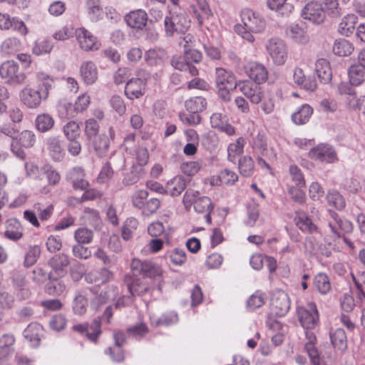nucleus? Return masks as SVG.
Returning <instances> with one entry per match:
<instances>
[{"mask_svg":"<svg viewBox=\"0 0 365 365\" xmlns=\"http://www.w3.org/2000/svg\"><path fill=\"white\" fill-rule=\"evenodd\" d=\"M270 308L272 313L276 317L285 316L290 308L288 295L284 292L274 293L271 298Z\"/></svg>","mask_w":365,"mask_h":365,"instance_id":"10","label":"nucleus"},{"mask_svg":"<svg viewBox=\"0 0 365 365\" xmlns=\"http://www.w3.org/2000/svg\"><path fill=\"white\" fill-rule=\"evenodd\" d=\"M312 113V108L305 103L299 106L297 111L292 113V120L296 125H304L309 120Z\"/></svg>","mask_w":365,"mask_h":365,"instance_id":"30","label":"nucleus"},{"mask_svg":"<svg viewBox=\"0 0 365 365\" xmlns=\"http://www.w3.org/2000/svg\"><path fill=\"white\" fill-rule=\"evenodd\" d=\"M297 316L304 329H313L319 322V312L314 302H309L306 307L297 308Z\"/></svg>","mask_w":365,"mask_h":365,"instance_id":"7","label":"nucleus"},{"mask_svg":"<svg viewBox=\"0 0 365 365\" xmlns=\"http://www.w3.org/2000/svg\"><path fill=\"white\" fill-rule=\"evenodd\" d=\"M41 253L40 246L30 245L25 254L24 266L27 268L33 266L37 262Z\"/></svg>","mask_w":365,"mask_h":365,"instance_id":"47","label":"nucleus"},{"mask_svg":"<svg viewBox=\"0 0 365 365\" xmlns=\"http://www.w3.org/2000/svg\"><path fill=\"white\" fill-rule=\"evenodd\" d=\"M245 144V138H238L234 143H230L227 147V159L232 163H235L237 158L241 155Z\"/></svg>","mask_w":365,"mask_h":365,"instance_id":"33","label":"nucleus"},{"mask_svg":"<svg viewBox=\"0 0 365 365\" xmlns=\"http://www.w3.org/2000/svg\"><path fill=\"white\" fill-rule=\"evenodd\" d=\"M327 202L338 210H342L345 208L346 202L344 197L336 190H330L326 196Z\"/></svg>","mask_w":365,"mask_h":365,"instance_id":"43","label":"nucleus"},{"mask_svg":"<svg viewBox=\"0 0 365 365\" xmlns=\"http://www.w3.org/2000/svg\"><path fill=\"white\" fill-rule=\"evenodd\" d=\"M99 4V0H87L86 1L89 18L93 22H96L102 18V12Z\"/></svg>","mask_w":365,"mask_h":365,"instance_id":"50","label":"nucleus"},{"mask_svg":"<svg viewBox=\"0 0 365 365\" xmlns=\"http://www.w3.org/2000/svg\"><path fill=\"white\" fill-rule=\"evenodd\" d=\"M200 192L192 189L186 190L182 198V203L187 210H189L191 206L195 205L197 198H200Z\"/></svg>","mask_w":365,"mask_h":365,"instance_id":"59","label":"nucleus"},{"mask_svg":"<svg viewBox=\"0 0 365 365\" xmlns=\"http://www.w3.org/2000/svg\"><path fill=\"white\" fill-rule=\"evenodd\" d=\"M53 45L51 41L43 40L41 42H36L35 46L32 48V52L36 56L48 53L51 51Z\"/></svg>","mask_w":365,"mask_h":365,"instance_id":"60","label":"nucleus"},{"mask_svg":"<svg viewBox=\"0 0 365 365\" xmlns=\"http://www.w3.org/2000/svg\"><path fill=\"white\" fill-rule=\"evenodd\" d=\"M289 173L292 182L294 183V186H298L299 187H305L306 182L304 174L298 166L291 165L289 168Z\"/></svg>","mask_w":365,"mask_h":365,"instance_id":"52","label":"nucleus"},{"mask_svg":"<svg viewBox=\"0 0 365 365\" xmlns=\"http://www.w3.org/2000/svg\"><path fill=\"white\" fill-rule=\"evenodd\" d=\"M302 187L298 186H289L288 193L293 201L298 204H303L306 200L305 192L302 190Z\"/></svg>","mask_w":365,"mask_h":365,"instance_id":"62","label":"nucleus"},{"mask_svg":"<svg viewBox=\"0 0 365 365\" xmlns=\"http://www.w3.org/2000/svg\"><path fill=\"white\" fill-rule=\"evenodd\" d=\"M24 227L16 218H9L5 222V238L16 242L23 237Z\"/></svg>","mask_w":365,"mask_h":365,"instance_id":"21","label":"nucleus"},{"mask_svg":"<svg viewBox=\"0 0 365 365\" xmlns=\"http://www.w3.org/2000/svg\"><path fill=\"white\" fill-rule=\"evenodd\" d=\"M315 71L322 83H328L331 80V68L327 60L324 58L318 59L315 63Z\"/></svg>","mask_w":365,"mask_h":365,"instance_id":"26","label":"nucleus"},{"mask_svg":"<svg viewBox=\"0 0 365 365\" xmlns=\"http://www.w3.org/2000/svg\"><path fill=\"white\" fill-rule=\"evenodd\" d=\"M316 289L321 294H327L331 289V285L328 275L323 272H319L315 275L313 282Z\"/></svg>","mask_w":365,"mask_h":365,"instance_id":"34","label":"nucleus"},{"mask_svg":"<svg viewBox=\"0 0 365 365\" xmlns=\"http://www.w3.org/2000/svg\"><path fill=\"white\" fill-rule=\"evenodd\" d=\"M46 148L51 158L55 161H61L66 154L63 141L58 137H49L46 140Z\"/></svg>","mask_w":365,"mask_h":365,"instance_id":"20","label":"nucleus"},{"mask_svg":"<svg viewBox=\"0 0 365 365\" xmlns=\"http://www.w3.org/2000/svg\"><path fill=\"white\" fill-rule=\"evenodd\" d=\"M124 283L133 297L135 296H143L148 292L150 289L145 278L133 274H125L124 277Z\"/></svg>","mask_w":365,"mask_h":365,"instance_id":"11","label":"nucleus"},{"mask_svg":"<svg viewBox=\"0 0 365 365\" xmlns=\"http://www.w3.org/2000/svg\"><path fill=\"white\" fill-rule=\"evenodd\" d=\"M76 38L80 47L86 51H96L99 48L100 43L91 32L85 28H78L76 30Z\"/></svg>","mask_w":365,"mask_h":365,"instance_id":"14","label":"nucleus"},{"mask_svg":"<svg viewBox=\"0 0 365 365\" xmlns=\"http://www.w3.org/2000/svg\"><path fill=\"white\" fill-rule=\"evenodd\" d=\"M74 238L77 243L90 244L93 238V232L88 228L80 227L75 231Z\"/></svg>","mask_w":365,"mask_h":365,"instance_id":"53","label":"nucleus"},{"mask_svg":"<svg viewBox=\"0 0 365 365\" xmlns=\"http://www.w3.org/2000/svg\"><path fill=\"white\" fill-rule=\"evenodd\" d=\"M237 180L238 175L234 171L229 169L221 170L217 177V181H219L220 184L232 185Z\"/></svg>","mask_w":365,"mask_h":365,"instance_id":"55","label":"nucleus"},{"mask_svg":"<svg viewBox=\"0 0 365 365\" xmlns=\"http://www.w3.org/2000/svg\"><path fill=\"white\" fill-rule=\"evenodd\" d=\"M349 78L350 84L357 86L365 80V68L358 64L350 66L349 71Z\"/></svg>","mask_w":365,"mask_h":365,"instance_id":"36","label":"nucleus"},{"mask_svg":"<svg viewBox=\"0 0 365 365\" xmlns=\"http://www.w3.org/2000/svg\"><path fill=\"white\" fill-rule=\"evenodd\" d=\"M53 81L48 77L43 78L36 88L26 87L20 93L21 102L29 108H38L45 101L52 87Z\"/></svg>","mask_w":365,"mask_h":365,"instance_id":"3","label":"nucleus"},{"mask_svg":"<svg viewBox=\"0 0 365 365\" xmlns=\"http://www.w3.org/2000/svg\"><path fill=\"white\" fill-rule=\"evenodd\" d=\"M178 322V316L174 312H168L163 313L157 319L151 318V324L153 326H164L168 327L176 324Z\"/></svg>","mask_w":365,"mask_h":365,"instance_id":"42","label":"nucleus"},{"mask_svg":"<svg viewBox=\"0 0 365 365\" xmlns=\"http://www.w3.org/2000/svg\"><path fill=\"white\" fill-rule=\"evenodd\" d=\"M99 123L94 118L88 119L85 123V135L88 140L98 136Z\"/></svg>","mask_w":365,"mask_h":365,"instance_id":"56","label":"nucleus"},{"mask_svg":"<svg viewBox=\"0 0 365 365\" xmlns=\"http://www.w3.org/2000/svg\"><path fill=\"white\" fill-rule=\"evenodd\" d=\"M54 123L53 117L48 113L38 115L35 120L36 129L42 133L50 130L53 127Z\"/></svg>","mask_w":365,"mask_h":365,"instance_id":"41","label":"nucleus"},{"mask_svg":"<svg viewBox=\"0 0 365 365\" xmlns=\"http://www.w3.org/2000/svg\"><path fill=\"white\" fill-rule=\"evenodd\" d=\"M242 24L235 26V31L250 43L255 40L253 34L262 33L266 27L264 18L250 9H244L240 13Z\"/></svg>","mask_w":365,"mask_h":365,"instance_id":"1","label":"nucleus"},{"mask_svg":"<svg viewBox=\"0 0 365 365\" xmlns=\"http://www.w3.org/2000/svg\"><path fill=\"white\" fill-rule=\"evenodd\" d=\"M88 299L83 292H78L73 300L72 309L75 314L83 315L86 312Z\"/></svg>","mask_w":365,"mask_h":365,"instance_id":"39","label":"nucleus"},{"mask_svg":"<svg viewBox=\"0 0 365 365\" xmlns=\"http://www.w3.org/2000/svg\"><path fill=\"white\" fill-rule=\"evenodd\" d=\"M266 48L274 64L284 65L287 59V49L283 40L279 38H270Z\"/></svg>","mask_w":365,"mask_h":365,"instance_id":"8","label":"nucleus"},{"mask_svg":"<svg viewBox=\"0 0 365 365\" xmlns=\"http://www.w3.org/2000/svg\"><path fill=\"white\" fill-rule=\"evenodd\" d=\"M329 336L331 344L335 349L341 351H344L346 349V335L343 329L338 328L331 330L329 332Z\"/></svg>","mask_w":365,"mask_h":365,"instance_id":"27","label":"nucleus"},{"mask_svg":"<svg viewBox=\"0 0 365 365\" xmlns=\"http://www.w3.org/2000/svg\"><path fill=\"white\" fill-rule=\"evenodd\" d=\"M301 16L313 24H320L324 22L326 13L322 4L316 1H309L302 9Z\"/></svg>","mask_w":365,"mask_h":365,"instance_id":"9","label":"nucleus"},{"mask_svg":"<svg viewBox=\"0 0 365 365\" xmlns=\"http://www.w3.org/2000/svg\"><path fill=\"white\" fill-rule=\"evenodd\" d=\"M305 336L307 340L304 349L308 354L312 365H321L320 354L315 344L317 337L312 329H306Z\"/></svg>","mask_w":365,"mask_h":365,"instance_id":"18","label":"nucleus"},{"mask_svg":"<svg viewBox=\"0 0 365 365\" xmlns=\"http://www.w3.org/2000/svg\"><path fill=\"white\" fill-rule=\"evenodd\" d=\"M133 275H142L143 278H155L162 274L161 268L151 260L133 258L130 262Z\"/></svg>","mask_w":365,"mask_h":365,"instance_id":"4","label":"nucleus"},{"mask_svg":"<svg viewBox=\"0 0 365 365\" xmlns=\"http://www.w3.org/2000/svg\"><path fill=\"white\" fill-rule=\"evenodd\" d=\"M187 180L182 176H176L168 182L165 192L171 196H178L186 188Z\"/></svg>","mask_w":365,"mask_h":365,"instance_id":"31","label":"nucleus"},{"mask_svg":"<svg viewBox=\"0 0 365 365\" xmlns=\"http://www.w3.org/2000/svg\"><path fill=\"white\" fill-rule=\"evenodd\" d=\"M287 34L297 43H304L307 41L304 29L299 24H292L287 29Z\"/></svg>","mask_w":365,"mask_h":365,"instance_id":"46","label":"nucleus"},{"mask_svg":"<svg viewBox=\"0 0 365 365\" xmlns=\"http://www.w3.org/2000/svg\"><path fill=\"white\" fill-rule=\"evenodd\" d=\"M356 23V16L354 14H348L345 16L339 23V31L341 34L349 36L354 31Z\"/></svg>","mask_w":365,"mask_h":365,"instance_id":"40","label":"nucleus"},{"mask_svg":"<svg viewBox=\"0 0 365 365\" xmlns=\"http://www.w3.org/2000/svg\"><path fill=\"white\" fill-rule=\"evenodd\" d=\"M179 118L184 124L188 125H197L200 123L202 120L199 113L192 112H189V113H180Z\"/></svg>","mask_w":365,"mask_h":365,"instance_id":"61","label":"nucleus"},{"mask_svg":"<svg viewBox=\"0 0 365 365\" xmlns=\"http://www.w3.org/2000/svg\"><path fill=\"white\" fill-rule=\"evenodd\" d=\"M63 277L53 275L46 284V289L48 294L53 296L61 295L66 288V285L61 279Z\"/></svg>","mask_w":365,"mask_h":365,"instance_id":"32","label":"nucleus"},{"mask_svg":"<svg viewBox=\"0 0 365 365\" xmlns=\"http://www.w3.org/2000/svg\"><path fill=\"white\" fill-rule=\"evenodd\" d=\"M56 108L58 116L61 118H71L77 115L74 104L66 99L59 101Z\"/></svg>","mask_w":365,"mask_h":365,"instance_id":"37","label":"nucleus"},{"mask_svg":"<svg viewBox=\"0 0 365 365\" xmlns=\"http://www.w3.org/2000/svg\"><path fill=\"white\" fill-rule=\"evenodd\" d=\"M98 289L99 287L96 286L90 288V291L95 294L91 302V307L95 311H98L108 300L115 299L119 294L118 287L114 284L108 285L100 292H98Z\"/></svg>","mask_w":365,"mask_h":365,"instance_id":"6","label":"nucleus"},{"mask_svg":"<svg viewBox=\"0 0 365 365\" xmlns=\"http://www.w3.org/2000/svg\"><path fill=\"white\" fill-rule=\"evenodd\" d=\"M63 131L66 139H77L81 135L79 123L74 120H71L63 127Z\"/></svg>","mask_w":365,"mask_h":365,"instance_id":"49","label":"nucleus"},{"mask_svg":"<svg viewBox=\"0 0 365 365\" xmlns=\"http://www.w3.org/2000/svg\"><path fill=\"white\" fill-rule=\"evenodd\" d=\"M125 21L128 26L138 30H142L148 21V14L143 9L130 11L125 16Z\"/></svg>","mask_w":365,"mask_h":365,"instance_id":"19","label":"nucleus"},{"mask_svg":"<svg viewBox=\"0 0 365 365\" xmlns=\"http://www.w3.org/2000/svg\"><path fill=\"white\" fill-rule=\"evenodd\" d=\"M164 29L168 37L175 34L187 32L191 26V21L187 14L180 8H172L168 11L164 18Z\"/></svg>","mask_w":365,"mask_h":365,"instance_id":"2","label":"nucleus"},{"mask_svg":"<svg viewBox=\"0 0 365 365\" xmlns=\"http://www.w3.org/2000/svg\"><path fill=\"white\" fill-rule=\"evenodd\" d=\"M243 95L254 104H258L262 98V94L258 84L250 81L243 82L238 85Z\"/></svg>","mask_w":365,"mask_h":365,"instance_id":"23","label":"nucleus"},{"mask_svg":"<svg viewBox=\"0 0 365 365\" xmlns=\"http://www.w3.org/2000/svg\"><path fill=\"white\" fill-rule=\"evenodd\" d=\"M114 138L115 130L113 127H110L108 130V134L102 133L93 138V146L98 157L103 158L107 155L110 140H113Z\"/></svg>","mask_w":365,"mask_h":365,"instance_id":"13","label":"nucleus"},{"mask_svg":"<svg viewBox=\"0 0 365 365\" xmlns=\"http://www.w3.org/2000/svg\"><path fill=\"white\" fill-rule=\"evenodd\" d=\"M309 156L314 160L332 163L337 160L334 148L328 144H320L309 152Z\"/></svg>","mask_w":365,"mask_h":365,"instance_id":"12","label":"nucleus"},{"mask_svg":"<svg viewBox=\"0 0 365 365\" xmlns=\"http://www.w3.org/2000/svg\"><path fill=\"white\" fill-rule=\"evenodd\" d=\"M296 225L304 232L310 234L318 232L317 227L313 223L311 218L304 214L297 217Z\"/></svg>","mask_w":365,"mask_h":365,"instance_id":"45","label":"nucleus"},{"mask_svg":"<svg viewBox=\"0 0 365 365\" xmlns=\"http://www.w3.org/2000/svg\"><path fill=\"white\" fill-rule=\"evenodd\" d=\"M84 171L82 168H74L70 171L68 178L75 190H83L89 186V183L84 179Z\"/></svg>","mask_w":365,"mask_h":365,"instance_id":"25","label":"nucleus"},{"mask_svg":"<svg viewBox=\"0 0 365 365\" xmlns=\"http://www.w3.org/2000/svg\"><path fill=\"white\" fill-rule=\"evenodd\" d=\"M354 50V46L349 41L346 39L336 40L333 46V52L335 55L339 56H346L350 55Z\"/></svg>","mask_w":365,"mask_h":365,"instance_id":"44","label":"nucleus"},{"mask_svg":"<svg viewBox=\"0 0 365 365\" xmlns=\"http://www.w3.org/2000/svg\"><path fill=\"white\" fill-rule=\"evenodd\" d=\"M69 264V257L64 253L56 254L48 261V265L51 268L53 274L58 277H64L66 274V269Z\"/></svg>","mask_w":365,"mask_h":365,"instance_id":"16","label":"nucleus"},{"mask_svg":"<svg viewBox=\"0 0 365 365\" xmlns=\"http://www.w3.org/2000/svg\"><path fill=\"white\" fill-rule=\"evenodd\" d=\"M193 206L195 211L198 213L212 212L213 210L212 200L207 196H202L200 198H197Z\"/></svg>","mask_w":365,"mask_h":365,"instance_id":"54","label":"nucleus"},{"mask_svg":"<svg viewBox=\"0 0 365 365\" xmlns=\"http://www.w3.org/2000/svg\"><path fill=\"white\" fill-rule=\"evenodd\" d=\"M113 173L114 171L111 167L110 163L106 162L101 169L97 178V182L101 184L108 182L113 178Z\"/></svg>","mask_w":365,"mask_h":365,"instance_id":"57","label":"nucleus"},{"mask_svg":"<svg viewBox=\"0 0 365 365\" xmlns=\"http://www.w3.org/2000/svg\"><path fill=\"white\" fill-rule=\"evenodd\" d=\"M324 190L321 185L317 182H313L309 188V197L314 201H321L324 197Z\"/></svg>","mask_w":365,"mask_h":365,"instance_id":"64","label":"nucleus"},{"mask_svg":"<svg viewBox=\"0 0 365 365\" xmlns=\"http://www.w3.org/2000/svg\"><path fill=\"white\" fill-rule=\"evenodd\" d=\"M1 77L5 82L11 85L21 84L26 79L25 73L19 69L18 63L14 61H7L0 66Z\"/></svg>","mask_w":365,"mask_h":365,"instance_id":"5","label":"nucleus"},{"mask_svg":"<svg viewBox=\"0 0 365 365\" xmlns=\"http://www.w3.org/2000/svg\"><path fill=\"white\" fill-rule=\"evenodd\" d=\"M20 42L17 38H10L6 39L1 46V49L5 54L9 55L15 52L19 47Z\"/></svg>","mask_w":365,"mask_h":365,"instance_id":"63","label":"nucleus"},{"mask_svg":"<svg viewBox=\"0 0 365 365\" xmlns=\"http://www.w3.org/2000/svg\"><path fill=\"white\" fill-rule=\"evenodd\" d=\"M18 141L24 148H31L36 143V135L31 130H24L21 133Z\"/></svg>","mask_w":365,"mask_h":365,"instance_id":"58","label":"nucleus"},{"mask_svg":"<svg viewBox=\"0 0 365 365\" xmlns=\"http://www.w3.org/2000/svg\"><path fill=\"white\" fill-rule=\"evenodd\" d=\"M267 300L266 294L257 290L251 295L247 301V306L250 310H255L257 308L264 305Z\"/></svg>","mask_w":365,"mask_h":365,"instance_id":"48","label":"nucleus"},{"mask_svg":"<svg viewBox=\"0 0 365 365\" xmlns=\"http://www.w3.org/2000/svg\"><path fill=\"white\" fill-rule=\"evenodd\" d=\"M239 170L244 177H250L254 171V162L251 157L244 156L239 160Z\"/></svg>","mask_w":365,"mask_h":365,"instance_id":"51","label":"nucleus"},{"mask_svg":"<svg viewBox=\"0 0 365 365\" xmlns=\"http://www.w3.org/2000/svg\"><path fill=\"white\" fill-rule=\"evenodd\" d=\"M185 107L188 112L200 113L207 107V101L202 96H195L185 102Z\"/></svg>","mask_w":365,"mask_h":365,"instance_id":"38","label":"nucleus"},{"mask_svg":"<svg viewBox=\"0 0 365 365\" xmlns=\"http://www.w3.org/2000/svg\"><path fill=\"white\" fill-rule=\"evenodd\" d=\"M14 342L15 337L11 334H4L0 336V359H4L14 353Z\"/></svg>","mask_w":365,"mask_h":365,"instance_id":"28","label":"nucleus"},{"mask_svg":"<svg viewBox=\"0 0 365 365\" xmlns=\"http://www.w3.org/2000/svg\"><path fill=\"white\" fill-rule=\"evenodd\" d=\"M146 80L144 76L143 79L135 78L128 81L125 87V95L130 100L143 96L145 94Z\"/></svg>","mask_w":365,"mask_h":365,"instance_id":"15","label":"nucleus"},{"mask_svg":"<svg viewBox=\"0 0 365 365\" xmlns=\"http://www.w3.org/2000/svg\"><path fill=\"white\" fill-rule=\"evenodd\" d=\"M215 82L216 88H236L237 86L235 76L231 72L220 67L215 69Z\"/></svg>","mask_w":365,"mask_h":365,"instance_id":"22","label":"nucleus"},{"mask_svg":"<svg viewBox=\"0 0 365 365\" xmlns=\"http://www.w3.org/2000/svg\"><path fill=\"white\" fill-rule=\"evenodd\" d=\"M245 72L256 84H261L266 81L268 77V72L263 64L257 62H250L245 67Z\"/></svg>","mask_w":365,"mask_h":365,"instance_id":"17","label":"nucleus"},{"mask_svg":"<svg viewBox=\"0 0 365 365\" xmlns=\"http://www.w3.org/2000/svg\"><path fill=\"white\" fill-rule=\"evenodd\" d=\"M81 77L86 85L93 84L98 78V70L92 61H86L80 67Z\"/></svg>","mask_w":365,"mask_h":365,"instance_id":"24","label":"nucleus"},{"mask_svg":"<svg viewBox=\"0 0 365 365\" xmlns=\"http://www.w3.org/2000/svg\"><path fill=\"white\" fill-rule=\"evenodd\" d=\"M166 58V53L160 48H150L146 51L145 60L150 66H161Z\"/></svg>","mask_w":365,"mask_h":365,"instance_id":"29","label":"nucleus"},{"mask_svg":"<svg viewBox=\"0 0 365 365\" xmlns=\"http://www.w3.org/2000/svg\"><path fill=\"white\" fill-rule=\"evenodd\" d=\"M41 328L38 324H31L24 329V336L30 342L31 346L35 348L39 346L41 339L38 331Z\"/></svg>","mask_w":365,"mask_h":365,"instance_id":"35","label":"nucleus"}]
</instances>
